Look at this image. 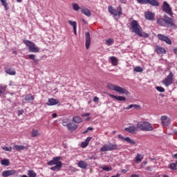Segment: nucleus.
<instances>
[{"label": "nucleus", "mask_w": 177, "mask_h": 177, "mask_svg": "<svg viewBox=\"0 0 177 177\" xmlns=\"http://www.w3.org/2000/svg\"><path fill=\"white\" fill-rule=\"evenodd\" d=\"M137 35H138V37H143L144 38H149V37H150L148 33L143 32V30H140Z\"/></svg>", "instance_id": "nucleus-33"}, {"label": "nucleus", "mask_w": 177, "mask_h": 177, "mask_svg": "<svg viewBox=\"0 0 177 177\" xmlns=\"http://www.w3.org/2000/svg\"><path fill=\"white\" fill-rule=\"evenodd\" d=\"M137 128L138 129H140V131H150L154 129V127H153V124L146 121L138 122L137 123Z\"/></svg>", "instance_id": "nucleus-3"}, {"label": "nucleus", "mask_w": 177, "mask_h": 177, "mask_svg": "<svg viewBox=\"0 0 177 177\" xmlns=\"http://www.w3.org/2000/svg\"><path fill=\"white\" fill-rule=\"evenodd\" d=\"M118 138H119V139H122V140H125V137H124V136H122V135H121V134H119L118 136Z\"/></svg>", "instance_id": "nucleus-53"}, {"label": "nucleus", "mask_w": 177, "mask_h": 177, "mask_svg": "<svg viewBox=\"0 0 177 177\" xmlns=\"http://www.w3.org/2000/svg\"><path fill=\"white\" fill-rule=\"evenodd\" d=\"M107 88L111 89V91H115L118 93H120V95H129V91H128L125 88H122L120 86H117L113 84H108Z\"/></svg>", "instance_id": "nucleus-2"}, {"label": "nucleus", "mask_w": 177, "mask_h": 177, "mask_svg": "<svg viewBox=\"0 0 177 177\" xmlns=\"http://www.w3.org/2000/svg\"><path fill=\"white\" fill-rule=\"evenodd\" d=\"M91 140L92 138L91 137H87L84 142H86L87 145H89V142H91Z\"/></svg>", "instance_id": "nucleus-51"}, {"label": "nucleus", "mask_w": 177, "mask_h": 177, "mask_svg": "<svg viewBox=\"0 0 177 177\" xmlns=\"http://www.w3.org/2000/svg\"><path fill=\"white\" fill-rule=\"evenodd\" d=\"M72 6H73V10H75V12H78V10H80V9H81L80 6H78V4L77 3H73Z\"/></svg>", "instance_id": "nucleus-38"}, {"label": "nucleus", "mask_w": 177, "mask_h": 177, "mask_svg": "<svg viewBox=\"0 0 177 177\" xmlns=\"http://www.w3.org/2000/svg\"><path fill=\"white\" fill-rule=\"evenodd\" d=\"M158 38L160 39V41H163V42H166L168 45H172V41H171V39L168 37V36H166L162 34L158 35Z\"/></svg>", "instance_id": "nucleus-11"}, {"label": "nucleus", "mask_w": 177, "mask_h": 177, "mask_svg": "<svg viewBox=\"0 0 177 177\" xmlns=\"http://www.w3.org/2000/svg\"><path fill=\"white\" fill-rule=\"evenodd\" d=\"M24 44L28 46L29 52H31L32 53H38V52H39V48L35 45V43L30 40H24Z\"/></svg>", "instance_id": "nucleus-5"}, {"label": "nucleus", "mask_w": 177, "mask_h": 177, "mask_svg": "<svg viewBox=\"0 0 177 177\" xmlns=\"http://www.w3.org/2000/svg\"><path fill=\"white\" fill-rule=\"evenodd\" d=\"M73 32L75 35H77V28H73Z\"/></svg>", "instance_id": "nucleus-56"}, {"label": "nucleus", "mask_w": 177, "mask_h": 177, "mask_svg": "<svg viewBox=\"0 0 177 177\" xmlns=\"http://www.w3.org/2000/svg\"><path fill=\"white\" fill-rule=\"evenodd\" d=\"M144 157L145 156H143L142 154L137 153L135 158L136 164H139V162H142V160H143Z\"/></svg>", "instance_id": "nucleus-27"}, {"label": "nucleus", "mask_w": 177, "mask_h": 177, "mask_svg": "<svg viewBox=\"0 0 177 177\" xmlns=\"http://www.w3.org/2000/svg\"><path fill=\"white\" fill-rule=\"evenodd\" d=\"M176 163H171L169 165V168H170L171 169V171H176Z\"/></svg>", "instance_id": "nucleus-43"}, {"label": "nucleus", "mask_w": 177, "mask_h": 177, "mask_svg": "<svg viewBox=\"0 0 177 177\" xmlns=\"http://www.w3.org/2000/svg\"><path fill=\"white\" fill-rule=\"evenodd\" d=\"M145 18L147 20H149L151 21H154L156 19V14L154 12H151L150 11H147L145 12Z\"/></svg>", "instance_id": "nucleus-13"}, {"label": "nucleus", "mask_w": 177, "mask_h": 177, "mask_svg": "<svg viewBox=\"0 0 177 177\" xmlns=\"http://www.w3.org/2000/svg\"><path fill=\"white\" fill-rule=\"evenodd\" d=\"M102 171H106V172H110V171H113V167H109L107 165H104L101 167Z\"/></svg>", "instance_id": "nucleus-34"}, {"label": "nucleus", "mask_w": 177, "mask_h": 177, "mask_svg": "<svg viewBox=\"0 0 177 177\" xmlns=\"http://www.w3.org/2000/svg\"><path fill=\"white\" fill-rule=\"evenodd\" d=\"M173 157L177 159V153L174 154Z\"/></svg>", "instance_id": "nucleus-63"}, {"label": "nucleus", "mask_w": 177, "mask_h": 177, "mask_svg": "<svg viewBox=\"0 0 177 177\" xmlns=\"http://www.w3.org/2000/svg\"><path fill=\"white\" fill-rule=\"evenodd\" d=\"M91 120V117H88L86 119V121H90Z\"/></svg>", "instance_id": "nucleus-62"}, {"label": "nucleus", "mask_w": 177, "mask_h": 177, "mask_svg": "<svg viewBox=\"0 0 177 177\" xmlns=\"http://www.w3.org/2000/svg\"><path fill=\"white\" fill-rule=\"evenodd\" d=\"M124 131L129 133H135L138 131V129L135 126H129V127H126Z\"/></svg>", "instance_id": "nucleus-21"}, {"label": "nucleus", "mask_w": 177, "mask_h": 177, "mask_svg": "<svg viewBox=\"0 0 177 177\" xmlns=\"http://www.w3.org/2000/svg\"><path fill=\"white\" fill-rule=\"evenodd\" d=\"M1 165H6V167H8L10 165V162H9V159H4L1 160Z\"/></svg>", "instance_id": "nucleus-35"}, {"label": "nucleus", "mask_w": 177, "mask_h": 177, "mask_svg": "<svg viewBox=\"0 0 177 177\" xmlns=\"http://www.w3.org/2000/svg\"><path fill=\"white\" fill-rule=\"evenodd\" d=\"M88 145L89 144H87L85 141L84 142H82L81 144V147L83 148V149H85V147H86L88 146Z\"/></svg>", "instance_id": "nucleus-50"}, {"label": "nucleus", "mask_w": 177, "mask_h": 177, "mask_svg": "<svg viewBox=\"0 0 177 177\" xmlns=\"http://www.w3.org/2000/svg\"><path fill=\"white\" fill-rule=\"evenodd\" d=\"M133 71H135L136 73H142L143 72V68L140 66H136L133 68Z\"/></svg>", "instance_id": "nucleus-40"}, {"label": "nucleus", "mask_w": 177, "mask_h": 177, "mask_svg": "<svg viewBox=\"0 0 177 177\" xmlns=\"http://www.w3.org/2000/svg\"><path fill=\"white\" fill-rule=\"evenodd\" d=\"M130 30L132 32H135L137 35L139 34L140 31H143V29L139 25V22L137 20H133L131 22Z\"/></svg>", "instance_id": "nucleus-6"}, {"label": "nucleus", "mask_w": 177, "mask_h": 177, "mask_svg": "<svg viewBox=\"0 0 177 177\" xmlns=\"http://www.w3.org/2000/svg\"><path fill=\"white\" fill-rule=\"evenodd\" d=\"M174 53H175V55H177V48H175L174 49Z\"/></svg>", "instance_id": "nucleus-58"}, {"label": "nucleus", "mask_w": 177, "mask_h": 177, "mask_svg": "<svg viewBox=\"0 0 177 177\" xmlns=\"http://www.w3.org/2000/svg\"><path fill=\"white\" fill-rule=\"evenodd\" d=\"M106 44L108 46H110L111 45H113V44H114V40L111 38L108 39L107 40H106Z\"/></svg>", "instance_id": "nucleus-42"}, {"label": "nucleus", "mask_w": 177, "mask_h": 177, "mask_svg": "<svg viewBox=\"0 0 177 177\" xmlns=\"http://www.w3.org/2000/svg\"><path fill=\"white\" fill-rule=\"evenodd\" d=\"M16 174L15 170H6L3 171L1 174L3 177L12 176V175Z\"/></svg>", "instance_id": "nucleus-18"}, {"label": "nucleus", "mask_w": 177, "mask_h": 177, "mask_svg": "<svg viewBox=\"0 0 177 177\" xmlns=\"http://www.w3.org/2000/svg\"><path fill=\"white\" fill-rule=\"evenodd\" d=\"M160 121L162 127H168L169 124H171V118H168L167 115L161 116Z\"/></svg>", "instance_id": "nucleus-12"}, {"label": "nucleus", "mask_w": 177, "mask_h": 177, "mask_svg": "<svg viewBox=\"0 0 177 177\" xmlns=\"http://www.w3.org/2000/svg\"><path fill=\"white\" fill-rule=\"evenodd\" d=\"M68 121H69L68 118L64 119L62 120L63 127H68Z\"/></svg>", "instance_id": "nucleus-45"}, {"label": "nucleus", "mask_w": 177, "mask_h": 177, "mask_svg": "<svg viewBox=\"0 0 177 177\" xmlns=\"http://www.w3.org/2000/svg\"><path fill=\"white\" fill-rule=\"evenodd\" d=\"M131 177H139V176L137 174H132Z\"/></svg>", "instance_id": "nucleus-60"}, {"label": "nucleus", "mask_w": 177, "mask_h": 177, "mask_svg": "<svg viewBox=\"0 0 177 177\" xmlns=\"http://www.w3.org/2000/svg\"><path fill=\"white\" fill-rule=\"evenodd\" d=\"M72 121L76 124H81V122H82V118H81L80 116H74Z\"/></svg>", "instance_id": "nucleus-31"}, {"label": "nucleus", "mask_w": 177, "mask_h": 177, "mask_svg": "<svg viewBox=\"0 0 177 177\" xmlns=\"http://www.w3.org/2000/svg\"><path fill=\"white\" fill-rule=\"evenodd\" d=\"M5 73L6 74H8L9 75H16V70L15 68H9V67H6L4 68Z\"/></svg>", "instance_id": "nucleus-19"}, {"label": "nucleus", "mask_w": 177, "mask_h": 177, "mask_svg": "<svg viewBox=\"0 0 177 177\" xmlns=\"http://www.w3.org/2000/svg\"><path fill=\"white\" fill-rule=\"evenodd\" d=\"M118 146L116 144H113L111 142H109L108 144L104 145L100 148V151H113V150H118Z\"/></svg>", "instance_id": "nucleus-7"}, {"label": "nucleus", "mask_w": 177, "mask_h": 177, "mask_svg": "<svg viewBox=\"0 0 177 177\" xmlns=\"http://www.w3.org/2000/svg\"><path fill=\"white\" fill-rule=\"evenodd\" d=\"M156 88L158 91V92H165V88L163 87L157 86Z\"/></svg>", "instance_id": "nucleus-48"}, {"label": "nucleus", "mask_w": 177, "mask_h": 177, "mask_svg": "<svg viewBox=\"0 0 177 177\" xmlns=\"http://www.w3.org/2000/svg\"><path fill=\"white\" fill-rule=\"evenodd\" d=\"M29 59H30L31 60L34 61L35 63H37L38 60L35 59V55L33 54H30L28 55Z\"/></svg>", "instance_id": "nucleus-44"}, {"label": "nucleus", "mask_w": 177, "mask_h": 177, "mask_svg": "<svg viewBox=\"0 0 177 177\" xmlns=\"http://www.w3.org/2000/svg\"><path fill=\"white\" fill-rule=\"evenodd\" d=\"M77 165L80 168H82V169H86V168H88V164H86V162H85L84 160L79 161Z\"/></svg>", "instance_id": "nucleus-26"}, {"label": "nucleus", "mask_w": 177, "mask_h": 177, "mask_svg": "<svg viewBox=\"0 0 177 177\" xmlns=\"http://www.w3.org/2000/svg\"><path fill=\"white\" fill-rule=\"evenodd\" d=\"M67 129H68V131H71V132H74V131H75L77 128H78V125L75 124V123H68V126H67Z\"/></svg>", "instance_id": "nucleus-22"}, {"label": "nucleus", "mask_w": 177, "mask_h": 177, "mask_svg": "<svg viewBox=\"0 0 177 177\" xmlns=\"http://www.w3.org/2000/svg\"><path fill=\"white\" fill-rule=\"evenodd\" d=\"M122 174H127V172H128V171H127V169H122Z\"/></svg>", "instance_id": "nucleus-57"}, {"label": "nucleus", "mask_w": 177, "mask_h": 177, "mask_svg": "<svg viewBox=\"0 0 177 177\" xmlns=\"http://www.w3.org/2000/svg\"><path fill=\"white\" fill-rule=\"evenodd\" d=\"M138 3H140L141 5H151V6H160V3L156 0H136Z\"/></svg>", "instance_id": "nucleus-10"}, {"label": "nucleus", "mask_w": 177, "mask_h": 177, "mask_svg": "<svg viewBox=\"0 0 177 177\" xmlns=\"http://www.w3.org/2000/svg\"><path fill=\"white\" fill-rule=\"evenodd\" d=\"M41 135V133L37 129H32L31 132V136L32 138H37V136H39Z\"/></svg>", "instance_id": "nucleus-32"}, {"label": "nucleus", "mask_w": 177, "mask_h": 177, "mask_svg": "<svg viewBox=\"0 0 177 177\" xmlns=\"http://www.w3.org/2000/svg\"><path fill=\"white\" fill-rule=\"evenodd\" d=\"M173 82L174 73H172V72H170L167 77L162 80V84L165 86H169V85H172Z\"/></svg>", "instance_id": "nucleus-9"}, {"label": "nucleus", "mask_w": 177, "mask_h": 177, "mask_svg": "<svg viewBox=\"0 0 177 177\" xmlns=\"http://www.w3.org/2000/svg\"><path fill=\"white\" fill-rule=\"evenodd\" d=\"M35 100V97L32 95V94H27L25 96V100L26 102H28V103H31L32 104V101Z\"/></svg>", "instance_id": "nucleus-23"}, {"label": "nucleus", "mask_w": 177, "mask_h": 177, "mask_svg": "<svg viewBox=\"0 0 177 177\" xmlns=\"http://www.w3.org/2000/svg\"><path fill=\"white\" fill-rule=\"evenodd\" d=\"M6 91V86L0 85V96H2Z\"/></svg>", "instance_id": "nucleus-36"}, {"label": "nucleus", "mask_w": 177, "mask_h": 177, "mask_svg": "<svg viewBox=\"0 0 177 177\" xmlns=\"http://www.w3.org/2000/svg\"><path fill=\"white\" fill-rule=\"evenodd\" d=\"M46 104L47 106H56V104H59V100L55 98H49Z\"/></svg>", "instance_id": "nucleus-20"}, {"label": "nucleus", "mask_w": 177, "mask_h": 177, "mask_svg": "<svg viewBox=\"0 0 177 177\" xmlns=\"http://www.w3.org/2000/svg\"><path fill=\"white\" fill-rule=\"evenodd\" d=\"M119 176H120V174H117L116 175L112 176L111 177H119Z\"/></svg>", "instance_id": "nucleus-61"}, {"label": "nucleus", "mask_w": 177, "mask_h": 177, "mask_svg": "<svg viewBox=\"0 0 177 177\" xmlns=\"http://www.w3.org/2000/svg\"><path fill=\"white\" fill-rule=\"evenodd\" d=\"M133 107H135V109H140V105L138 104H130L129 106L127 108V110H129L130 109H133Z\"/></svg>", "instance_id": "nucleus-41"}, {"label": "nucleus", "mask_w": 177, "mask_h": 177, "mask_svg": "<svg viewBox=\"0 0 177 177\" xmlns=\"http://www.w3.org/2000/svg\"><path fill=\"white\" fill-rule=\"evenodd\" d=\"M109 59L111 62L112 66H118V59H117V57L112 56Z\"/></svg>", "instance_id": "nucleus-29"}, {"label": "nucleus", "mask_w": 177, "mask_h": 177, "mask_svg": "<svg viewBox=\"0 0 177 177\" xmlns=\"http://www.w3.org/2000/svg\"><path fill=\"white\" fill-rule=\"evenodd\" d=\"M175 164H176V167H177V160L175 162Z\"/></svg>", "instance_id": "nucleus-64"}, {"label": "nucleus", "mask_w": 177, "mask_h": 177, "mask_svg": "<svg viewBox=\"0 0 177 177\" xmlns=\"http://www.w3.org/2000/svg\"><path fill=\"white\" fill-rule=\"evenodd\" d=\"M163 18L165 19V23L167 24H169V26H171L172 27H174V26H175V23H174V19L169 17H168V15H167V14H165L163 15Z\"/></svg>", "instance_id": "nucleus-15"}, {"label": "nucleus", "mask_w": 177, "mask_h": 177, "mask_svg": "<svg viewBox=\"0 0 177 177\" xmlns=\"http://www.w3.org/2000/svg\"><path fill=\"white\" fill-rule=\"evenodd\" d=\"M23 114V111H19L18 115H21Z\"/></svg>", "instance_id": "nucleus-59"}, {"label": "nucleus", "mask_w": 177, "mask_h": 177, "mask_svg": "<svg viewBox=\"0 0 177 177\" xmlns=\"http://www.w3.org/2000/svg\"><path fill=\"white\" fill-rule=\"evenodd\" d=\"M89 131H93V128L88 127L86 131H83L82 133L84 135L85 133H88Z\"/></svg>", "instance_id": "nucleus-49"}, {"label": "nucleus", "mask_w": 177, "mask_h": 177, "mask_svg": "<svg viewBox=\"0 0 177 177\" xmlns=\"http://www.w3.org/2000/svg\"><path fill=\"white\" fill-rule=\"evenodd\" d=\"M109 96H110V97H112V99H115V100H118V102H125V100H127V98L124 96H117V95H114L113 94H109Z\"/></svg>", "instance_id": "nucleus-17"}, {"label": "nucleus", "mask_w": 177, "mask_h": 177, "mask_svg": "<svg viewBox=\"0 0 177 177\" xmlns=\"http://www.w3.org/2000/svg\"><path fill=\"white\" fill-rule=\"evenodd\" d=\"M157 24L161 26L162 27H167V24H165V18H159L157 20Z\"/></svg>", "instance_id": "nucleus-28"}, {"label": "nucleus", "mask_w": 177, "mask_h": 177, "mask_svg": "<svg viewBox=\"0 0 177 177\" xmlns=\"http://www.w3.org/2000/svg\"><path fill=\"white\" fill-rule=\"evenodd\" d=\"M155 52L158 53V55H165L167 53V50L165 48L160 46H154Z\"/></svg>", "instance_id": "nucleus-16"}, {"label": "nucleus", "mask_w": 177, "mask_h": 177, "mask_svg": "<svg viewBox=\"0 0 177 177\" xmlns=\"http://www.w3.org/2000/svg\"><path fill=\"white\" fill-rule=\"evenodd\" d=\"M0 2H1V5L5 8V10H8V3H6V0H0Z\"/></svg>", "instance_id": "nucleus-39"}, {"label": "nucleus", "mask_w": 177, "mask_h": 177, "mask_svg": "<svg viewBox=\"0 0 177 177\" xmlns=\"http://www.w3.org/2000/svg\"><path fill=\"white\" fill-rule=\"evenodd\" d=\"M52 117L53 118H56V117H57V113H53Z\"/></svg>", "instance_id": "nucleus-55"}, {"label": "nucleus", "mask_w": 177, "mask_h": 177, "mask_svg": "<svg viewBox=\"0 0 177 177\" xmlns=\"http://www.w3.org/2000/svg\"><path fill=\"white\" fill-rule=\"evenodd\" d=\"M125 141L127 142V143H129L130 145H136V142H135V140L131 139V138L129 137H127L125 138Z\"/></svg>", "instance_id": "nucleus-37"}, {"label": "nucleus", "mask_w": 177, "mask_h": 177, "mask_svg": "<svg viewBox=\"0 0 177 177\" xmlns=\"http://www.w3.org/2000/svg\"><path fill=\"white\" fill-rule=\"evenodd\" d=\"M108 11L111 15H113L114 17H121V16H122V7H121V6H118L116 8L112 6H109Z\"/></svg>", "instance_id": "nucleus-4"}, {"label": "nucleus", "mask_w": 177, "mask_h": 177, "mask_svg": "<svg viewBox=\"0 0 177 177\" xmlns=\"http://www.w3.org/2000/svg\"><path fill=\"white\" fill-rule=\"evenodd\" d=\"M93 100L95 103H99V97H94Z\"/></svg>", "instance_id": "nucleus-52"}, {"label": "nucleus", "mask_w": 177, "mask_h": 177, "mask_svg": "<svg viewBox=\"0 0 177 177\" xmlns=\"http://www.w3.org/2000/svg\"><path fill=\"white\" fill-rule=\"evenodd\" d=\"M2 149L5 151H12V147H3Z\"/></svg>", "instance_id": "nucleus-47"}, {"label": "nucleus", "mask_w": 177, "mask_h": 177, "mask_svg": "<svg viewBox=\"0 0 177 177\" xmlns=\"http://www.w3.org/2000/svg\"><path fill=\"white\" fill-rule=\"evenodd\" d=\"M162 11L165 12V13H167V15H169V16H174V12H172V8H171V6L168 2L164 1L163 4L162 6Z\"/></svg>", "instance_id": "nucleus-8"}, {"label": "nucleus", "mask_w": 177, "mask_h": 177, "mask_svg": "<svg viewBox=\"0 0 177 177\" xmlns=\"http://www.w3.org/2000/svg\"><path fill=\"white\" fill-rule=\"evenodd\" d=\"M81 12L83 13V15L87 16V17H91V10L85 7L81 8Z\"/></svg>", "instance_id": "nucleus-25"}, {"label": "nucleus", "mask_w": 177, "mask_h": 177, "mask_svg": "<svg viewBox=\"0 0 177 177\" xmlns=\"http://www.w3.org/2000/svg\"><path fill=\"white\" fill-rule=\"evenodd\" d=\"M28 148L24 145H15L13 146V149L17 150V151H21V150H28Z\"/></svg>", "instance_id": "nucleus-24"}, {"label": "nucleus", "mask_w": 177, "mask_h": 177, "mask_svg": "<svg viewBox=\"0 0 177 177\" xmlns=\"http://www.w3.org/2000/svg\"><path fill=\"white\" fill-rule=\"evenodd\" d=\"M47 164L48 165H55L50 168L51 171H60V169H62V167L63 166V163L62 161H60V156L53 158V160L48 161Z\"/></svg>", "instance_id": "nucleus-1"}, {"label": "nucleus", "mask_w": 177, "mask_h": 177, "mask_svg": "<svg viewBox=\"0 0 177 177\" xmlns=\"http://www.w3.org/2000/svg\"><path fill=\"white\" fill-rule=\"evenodd\" d=\"M85 46L87 50L91 46V33L89 32L85 33Z\"/></svg>", "instance_id": "nucleus-14"}, {"label": "nucleus", "mask_w": 177, "mask_h": 177, "mask_svg": "<svg viewBox=\"0 0 177 177\" xmlns=\"http://www.w3.org/2000/svg\"><path fill=\"white\" fill-rule=\"evenodd\" d=\"M28 176H27V175H23L21 177H37V173H35L34 170H29L28 171Z\"/></svg>", "instance_id": "nucleus-30"}, {"label": "nucleus", "mask_w": 177, "mask_h": 177, "mask_svg": "<svg viewBox=\"0 0 177 177\" xmlns=\"http://www.w3.org/2000/svg\"><path fill=\"white\" fill-rule=\"evenodd\" d=\"M68 22L69 23V24L71 26H73V28H77V22L76 21H72L68 20Z\"/></svg>", "instance_id": "nucleus-46"}, {"label": "nucleus", "mask_w": 177, "mask_h": 177, "mask_svg": "<svg viewBox=\"0 0 177 177\" xmlns=\"http://www.w3.org/2000/svg\"><path fill=\"white\" fill-rule=\"evenodd\" d=\"M91 115V114L89 113H83L82 115V117H89Z\"/></svg>", "instance_id": "nucleus-54"}]
</instances>
